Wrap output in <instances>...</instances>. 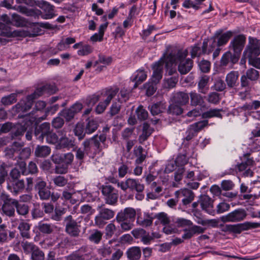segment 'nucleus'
<instances>
[{"label": "nucleus", "instance_id": "nucleus-1", "mask_svg": "<svg viewBox=\"0 0 260 260\" xmlns=\"http://www.w3.org/2000/svg\"><path fill=\"white\" fill-rule=\"evenodd\" d=\"M188 53L187 49L173 50L165 58L166 66L169 67L173 63L179 62L178 71L181 74H187L192 67V61L189 58H185Z\"/></svg>", "mask_w": 260, "mask_h": 260}, {"label": "nucleus", "instance_id": "nucleus-2", "mask_svg": "<svg viewBox=\"0 0 260 260\" xmlns=\"http://www.w3.org/2000/svg\"><path fill=\"white\" fill-rule=\"evenodd\" d=\"M118 92V88L106 89L101 94H93L88 96L86 99V104L88 107H92L100 99H102L103 101L99 103L95 109L98 114H101L104 112L112 99L116 96Z\"/></svg>", "mask_w": 260, "mask_h": 260}, {"label": "nucleus", "instance_id": "nucleus-3", "mask_svg": "<svg viewBox=\"0 0 260 260\" xmlns=\"http://www.w3.org/2000/svg\"><path fill=\"white\" fill-rule=\"evenodd\" d=\"M176 224L178 227L184 228L182 238L184 239H189L193 236L194 234H199L203 233L205 229L200 226L193 225V223L189 220L183 218H178L175 221Z\"/></svg>", "mask_w": 260, "mask_h": 260}, {"label": "nucleus", "instance_id": "nucleus-4", "mask_svg": "<svg viewBox=\"0 0 260 260\" xmlns=\"http://www.w3.org/2000/svg\"><path fill=\"white\" fill-rule=\"evenodd\" d=\"M97 210L99 213L94 217V225L102 228L107 223V220L114 217L115 212L111 209L105 208L104 204L98 205Z\"/></svg>", "mask_w": 260, "mask_h": 260}, {"label": "nucleus", "instance_id": "nucleus-5", "mask_svg": "<svg viewBox=\"0 0 260 260\" xmlns=\"http://www.w3.org/2000/svg\"><path fill=\"white\" fill-rule=\"evenodd\" d=\"M105 137L94 136L90 139H86L82 143L84 151L87 155H94L101 152L102 148L100 141L104 142Z\"/></svg>", "mask_w": 260, "mask_h": 260}, {"label": "nucleus", "instance_id": "nucleus-6", "mask_svg": "<svg viewBox=\"0 0 260 260\" xmlns=\"http://www.w3.org/2000/svg\"><path fill=\"white\" fill-rule=\"evenodd\" d=\"M220 226L223 232L240 234L244 231L260 228V223L247 221L236 224H221Z\"/></svg>", "mask_w": 260, "mask_h": 260}, {"label": "nucleus", "instance_id": "nucleus-7", "mask_svg": "<svg viewBox=\"0 0 260 260\" xmlns=\"http://www.w3.org/2000/svg\"><path fill=\"white\" fill-rule=\"evenodd\" d=\"M21 246L25 254H30L31 260L45 259L44 252L34 243L22 241Z\"/></svg>", "mask_w": 260, "mask_h": 260}, {"label": "nucleus", "instance_id": "nucleus-8", "mask_svg": "<svg viewBox=\"0 0 260 260\" xmlns=\"http://www.w3.org/2000/svg\"><path fill=\"white\" fill-rule=\"evenodd\" d=\"M244 56L247 57L248 59L260 55V40L256 38L249 37L248 43L243 51Z\"/></svg>", "mask_w": 260, "mask_h": 260}, {"label": "nucleus", "instance_id": "nucleus-9", "mask_svg": "<svg viewBox=\"0 0 260 260\" xmlns=\"http://www.w3.org/2000/svg\"><path fill=\"white\" fill-rule=\"evenodd\" d=\"M93 256V249L89 246H83L68 256L67 260H90Z\"/></svg>", "mask_w": 260, "mask_h": 260}, {"label": "nucleus", "instance_id": "nucleus-10", "mask_svg": "<svg viewBox=\"0 0 260 260\" xmlns=\"http://www.w3.org/2000/svg\"><path fill=\"white\" fill-rule=\"evenodd\" d=\"M246 215L247 214L244 209H238L222 216L221 217V220L223 222H237L244 220Z\"/></svg>", "mask_w": 260, "mask_h": 260}, {"label": "nucleus", "instance_id": "nucleus-11", "mask_svg": "<svg viewBox=\"0 0 260 260\" xmlns=\"http://www.w3.org/2000/svg\"><path fill=\"white\" fill-rule=\"evenodd\" d=\"M102 192L105 197L106 204L114 205L117 202L118 194L117 191L111 185H106L102 187Z\"/></svg>", "mask_w": 260, "mask_h": 260}, {"label": "nucleus", "instance_id": "nucleus-12", "mask_svg": "<svg viewBox=\"0 0 260 260\" xmlns=\"http://www.w3.org/2000/svg\"><path fill=\"white\" fill-rule=\"evenodd\" d=\"M246 43V37L244 35L235 36L230 42L229 47L235 54L240 56Z\"/></svg>", "mask_w": 260, "mask_h": 260}, {"label": "nucleus", "instance_id": "nucleus-13", "mask_svg": "<svg viewBox=\"0 0 260 260\" xmlns=\"http://www.w3.org/2000/svg\"><path fill=\"white\" fill-rule=\"evenodd\" d=\"M64 220L66 222V232L72 237H78L80 232V225L73 219L71 215L66 217Z\"/></svg>", "mask_w": 260, "mask_h": 260}, {"label": "nucleus", "instance_id": "nucleus-14", "mask_svg": "<svg viewBox=\"0 0 260 260\" xmlns=\"http://www.w3.org/2000/svg\"><path fill=\"white\" fill-rule=\"evenodd\" d=\"M37 6L41 8L45 13V14L40 15L44 19H49L53 18L55 15L54 13V7L48 2L43 0L38 1Z\"/></svg>", "mask_w": 260, "mask_h": 260}, {"label": "nucleus", "instance_id": "nucleus-15", "mask_svg": "<svg viewBox=\"0 0 260 260\" xmlns=\"http://www.w3.org/2000/svg\"><path fill=\"white\" fill-rule=\"evenodd\" d=\"M136 213L134 208L128 207L125 208L123 211L118 213L116 217V220L120 223L124 220H128L134 222L135 219Z\"/></svg>", "mask_w": 260, "mask_h": 260}, {"label": "nucleus", "instance_id": "nucleus-16", "mask_svg": "<svg viewBox=\"0 0 260 260\" xmlns=\"http://www.w3.org/2000/svg\"><path fill=\"white\" fill-rule=\"evenodd\" d=\"M52 161L55 164L63 163L68 166L71 165L74 159V155L71 152L62 154H56L52 156Z\"/></svg>", "mask_w": 260, "mask_h": 260}, {"label": "nucleus", "instance_id": "nucleus-17", "mask_svg": "<svg viewBox=\"0 0 260 260\" xmlns=\"http://www.w3.org/2000/svg\"><path fill=\"white\" fill-rule=\"evenodd\" d=\"M165 62V59L161 58L158 61L155 62L153 64V74L151 77V81L154 84H156L162 77L163 64Z\"/></svg>", "mask_w": 260, "mask_h": 260}, {"label": "nucleus", "instance_id": "nucleus-18", "mask_svg": "<svg viewBox=\"0 0 260 260\" xmlns=\"http://www.w3.org/2000/svg\"><path fill=\"white\" fill-rule=\"evenodd\" d=\"M38 98V96L35 94V92L32 94L28 95L25 100L21 101L15 106L16 111L19 112L28 111L32 106L33 100Z\"/></svg>", "mask_w": 260, "mask_h": 260}, {"label": "nucleus", "instance_id": "nucleus-19", "mask_svg": "<svg viewBox=\"0 0 260 260\" xmlns=\"http://www.w3.org/2000/svg\"><path fill=\"white\" fill-rule=\"evenodd\" d=\"M25 187L24 181L23 179L10 180L7 183V188L13 195H17L21 192Z\"/></svg>", "mask_w": 260, "mask_h": 260}, {"label": "nucleus", "instance_id": "nucleus-20", "mask_svg": "<svg viewBox=\"0 0 260 260\" xmlns=\"http://www.w3.org/2000/svg\"><path fill=\"white\" fill-rule=\"evenodd\" d=\"M200 203L203 210L207 213L214 215L215 211L213 207V201L209 196H202L200 199Z\"/></svg>", "mask_w": 260, "mask_h": 260}, {"label": "nucleus", "instance_id": "nucleus-21", "mask_svg": "<svg viewBox=\"0 0 260 260\" xmlns=\"http://www.w3.org/2000/svg\"><path fill=\"white\" fill-rule=\"evenodd\" d=\"M131 233L136 239H141V242L145 245L150 244L152 240V237L143 229H134Z\"/></svg>", "mask_w": 260, "mask_h": 260}, {"label": "nucleus", "instance_id": "nucleus-22", "mask_svg": "<svg viewBox=\"0 0 260 260\" xmlns=\"http://www.w3.org/2000/svg\"><path fill=\"white\" fill-rule=\"evenodd\" d=\"M50 132L49 123L44 122L36 128L35 135L37 139L42 142L44 137H46Z\"/></svg>", "mask_w": 260, "mask_h": 260}, {"label": "nucleus", "instance_id": "nucleus-23", "mask_svg": "<svg viewBox=\"0 0 260 260\" xmlns=\"http://www.w3.org/2000/svg\"><path fill=\"white\" fill-rule=\"evenodd\" d=\"M210 77L203 75L200 76L198 82V91L202 94H207L209 90Z\"/></svg>", "mask_w": 260, "mask_h": 260}, {"label": "nucleus", "instance_id": "nucleus-24", "mask_svg": "<svg viewBox=\"0 0 260 260\" xmlns=\"http://www.w3.org/2000/svg\"><path fill=\"white\" fill-rule=\"evenodd\" d=\"M175 195L177 198L180 197H184V199H182V203L184 205H187L190 203L194 198L193 192L187 188H183L176 191Z\"/></svg>", "mask_w": 260, "mask_h": 260}, {"label": "nucleus", "instance_id": "nucleus-25", "mask_svg": "<svg viewBox=\"0 0 260 260\" xmlns=\"http://www.w3.org/2000/svg\"><path fill=\"white\" fill-rule=\"evenodd\" d=\"M17 200H10V202L3 203L2 209L3 213L7 216L13 217L15 214Z\"/></svg>", "mask_w": 260, "mask_h": 260}, {"label": "nucleus", "instance_id": "nucleus-26", "mask_svg": "<svg viewBox=\"0 0 260 260\" xmlns=\"http://www.w3.org/2000/svg\"><path fill=\"white\" fill-rule=\"evenodd\" d=\"M233 35V32L231 30L222 34V30H219L216 32L214 39H215V38H217L218 40L216 42L218 44V46L220 47L226 44Z\"/></svg>", "mask_w": 260, "mask_h": 260}, {"label": "nucleus", "instance_id": "nucleus-27", "mask_svg": "<svg viewBox=\"0 0 260 260\" xmlns=\"http://www.w3.org/2000/svg\"><path fill=\"white\" fill-rule=\"evenodd\" d=\"M239 74L238 71H232L229 73L225 77L227 86L230 88H234L239 85Z\"/></svg>", "mask_w": 260, "mask_h": 260}, {"label": "nucleus", "instance_id": "nucleus-28", "mask_svg": "<svg viewBox=\"0 0 260 260\" xmlns=\"http://www.w3.org/2000/svg\"><path fill=\"white\" fill-rule=\"evenodd\" d=\"M75 146V141L72 139L67 137H61L58 141L56 146V149H61L63 148L70 149Z\"/></svg>", "mask_w": 260, "mask_h": 260}, {"label": "nucleus", "instance_id": "nucleus-29", "mask_svg": "<svg viewBox=\"0 0 260 260\" xmlns=\"http://www.w3.org/2000/svg\"><path fill=\"white\" fill-rule=\"evenodd\" d=\"M239 55L232 54L230 51L225 52L222 56L220 63L223 66H226L231 62L233 64L237 63L239 60Z\"/></svg>", "mask_w": 260, "mask_h": 260}, {"label": "nucleus", "instance_id": "nucleus-30", "mask_svg": "<svg viewBox=\"0 0 260 260\" xmlns=\"http://www.w3.org/2000/svg\"><path fill=\"white\" fill-rule=\"evenodd\" d=\"M57 90V88L54 85H46L40 88H37L35 91V94H36L38 97L40 96L44 93L53 94Z\"/></svg>", "mask_w": 260, "mask_h": 260}, {"label": "nucleus", "instance_id": "nucleus-31", "mask_svg": "<svg viewBox=\"0 0 260 260\" xmlns=\"http://www.w3.org/2000/svg\"><path fill=\"white\" fill-rule=\"evenodd\" d=\"M208 42L204 40L202 46V49L199 44H195L191 47L190 54L192 58L197 56H200L203 54H205V47H207Z\"/></svg>", "mask_w": 260, "mask_h": 260}, {"label": "nucleus", "instance_id": "nucleus-32", "mask_svg": "<svg viewBox=\"0 0 260 260\" xmlns=\"http://www.w3.org/2000/svg\"><path fill=\"white\" fill-rule=\"evenodd\" d=\"M15 10H16L27 16H32L34 17H39L42 13L41 11L38 9H28L23 6H18L17 8H15Z\"/></svg>", "mask_w": 260, "mask_h": 260}, {"label": "nucleus", "instance_id": "nucleus-33", "mask_svg": "<svg viewBox=\"0 0 260 260\" xmlns=\"http://www.w3.org/2000/svg\"><path fill=\"white\" fill-rule=\"evenodd\" d=\"M189 101V96L187 93L184 92L176 93L173 97V102L179 105H185Z\"/></svg>", "mask_w": 260, "mask_h": 260}, {"label": "nucleus", "instance_id": "nucleus-34", "mask_svg": "<svg viewBox=\"0 0 260 260\" xmlns=\"http://www.w3.org/2000/svg\"><path fill=\"white\" fill-rule=\"evenodd\" d=\"M134 154L137 157L135 164L139 165L142 164L146 158V154L144 153V150L141 146H136L134 149Z\"/></svg>", "mask_w": 260, "mask_h": 260}, {"label": "nucleus", "instance_id": "nucleus-35", "mask_svg": "<svg viewBox=\"0 0 260 260\" xmlns=\"http://www.w3.org/2000/svg\"><path fill=\"white\" fill-rule=\"evenodd\" d=\"M51 148L46 145H38L35 151V156L38 157H46L50 155Z\"/></svg>", "mask_w": 260, "mask_h": 260}, {"label": "nucleus", "instance_id": "nucleus-36", "mask_svg": "<svg viewBox=\"0 0 260 260\" xmlns=\"http://www.w3.org/2000/svg\"><path fill=\"white\" fill-rule=\"evenodd\" d=\"M190 105L192 106H201L204 103V97L196 91L189 93Z\"/></svg>", "mask_w": 260, "mask_h": 260}, {"label": "nucleus", "instance_id": "nucleus-37", "mask_svg": "<svg viewBox=\"0 0 260 260\" xmlns=\"http://www.w3.org/2000/svg\"><path fill=\"white\" fill-rule=\"evenodd\" d=\"M0 30H1V35L7 37H15L21 36V33L19 30L12 31L3 23H0Z\"/></svg>", "mask_w": 260, "mask_h": 260}, {"label": "nucleus", "instance_id": "nucleus-38", "mask_svg": "<svg viewBox=\"0 0 260 260\" xmlns=\"http://www.w3.org/2000/svg\"><path fill=\"white\" fill-rule=\"evenodd\" d=\"M30 226L29 223L21 220L19 224L18 229H19L21 236L24 238L29 239L30 238L29 230Z\"/></svg>", "mask_w": 260, "mask_h": 260}, {"label": "nucleus", "instance_id": "nucleus-39", "mask_svg": "<svg viewBox=\"0 0 260 260\" xmlns=\"http://www.w3.org/2000/svg\"><path fill=\"white\" fill-rule=\"evenodd\" d=\"M103 235V233L101 231L94 229L89 232L88 239L91 242L98 244L101 242Z\"/></svg>", "mask_w": 260, "mask_h": 260}, {"label": "nucleus", "instance_id": "nucleus-40", "mask_svg": "<svg viewBox=\"0 0 260 260\" xmlns=\"http://www.w3.org/2000/svg\"><path fill=\"white\" fill-rule=\"evenodd\" d=\"M147 77L146 72L143 70H139L135 73L133 81L135 82L134 88L144 81Z\"/></svg>", "mask_w": 260, "mask_h": 260}, {"label": "nucleus", "instance_id": "nucleus-41", "mask_svg": "<svg viewBox=\"0 0 260 260\" xmlns=\"http://www.w3.org/2000/svg\"><path fill=\"white\" fill-rule=\"evenodd\" d=\"M23 145L18 142H14L11 148H7L5 149L6 155L8 157H12L15 153H18L21 149Z\"/></svg>", "mask_w": 260, "mask_h": 260}, {"label": "nucleus", "instance_id": "nucleus-42", "mask_svg": "<svg viewBox=\"0 0 260 260\" xmlns=\"http://www.w3.org/2000/svg\"><path fill=\"white\" fill-rule=\"evenodd\" d=\"M127 256L131 260H138L141 255V251L139 247H132L127 252Z\"/></svg>", "mask_w": 260, "mask_h": 260}, {"label": "nucleus", "instance_id": "nucleus-43", "mask_svg": "<svg viewBox=\"0 0 260 260\" xmlns=\"http://www.w3.org/2000/svg\"><path fill=\"white\" fill-rule=\"evenodd\" d=\"M153 129L150 127V125L147 123H144L143 126L142 134L139 138V142L142 144L151 135Z\"/></svg>", "mask_w": 260, "mask_h": 260}, {"label": "nucleus", "instance_id": "nucleus-44", "mask_svg": "<svg viewBox=\"0 0 260 260\" xmlns=\"http://www.w3.org/2000/svg\"><path fill=\"white\" fill-rule=\"evenodd\" d=\"M154 218L148 213H145L143 218L140 217H138L137 222L139 225L146 227L152 224Z\"/></svg>", "mask_w": 260, "mask_h": 260}, {"label": "nucleus", "instance_id": "nucleus-45", "mask_svg": "<svg viewBox=\"0 0 260 260\" xmlns=\"http://www.w3.org/2000/svg\"><path fill=\"white\" fill-rule=\"evenodd\" d=\"M128 185L129 188L139 192H142L144 189V185L141 183L137 179L129 178Z\"/></svg>", "mask_w": 260, "mask_h": 260}, {"label": "nucleus", "instance_id": "nucleus-46", "mask_svg": "<svg viewBox=\"0 0 260 260\" xmlns=\"http://www.w3.org/2000/svg\"><path fill=\"white\" fill-rule=\"evenodd\" d=\"M165 108L166 106L162 102H157L151 105L150 112L153 115H156L162 112Z\"/></svg>", "mask_w": 260, "mask_h": 260}, {"label": "nucleus", "instance_id": "nucleus-47", "mask_svg": "<svg viewBox=\"0 0 260 260\" xmlns=\"http://www.w3.org/2000/svg\"><path fill=\"white\" fill-rule=\"evenodd\" d=\"M38 229L40 232L49 234L53 231V225L51 224L40 222L37 226Z\"/></svg>", "mask_w": 260, "mask_h": 260}, {"label": "nucleus", "instance_id": "nucleus-48", "mask_svg": "<svg viewBox=\"0 0 260 260\" xmlns=\"http://www.w3.org/2000/svg\"><path fill=\"white\" fill-rule=\"evenodd\" d=\"M208 125V120H204L196 122L189 125V127L191 128L192 131H193L194 132L197 134L199 132L201 131Z\"/></svg>", "mask_w": 260, "mask_h": 260}, {"label": "nucleus", "instance_id": "nucleus-49", "mask_svg": "<svg viewBox=\"0 0 260 260\" xmlns=\"http://www.w3.org/2000/svg\"><path fill=\"white\" fill-rule=\"evenodd\" d=\"M98 127V122L94 120H89L86 125L85 128V133L87 134H90L96 131Z\"/></svg>", "mask_w": 260, "mask_h": 260}, {"label": "nucleus", "instance_id": "nucleus-50", "mask_svg": "<svg viewBox=\"0 0 260 260\" xmlns=\"http://www.w3.org/2000/svg\"><path fill=\"white\" fill-rule=\"evenodd\" d=\"M16 98L17 94L11 93L9 95L2 98L1 99V102L4 105H10L15 103L16 102Z\"/></svg>", "mask_w": 260, "mask_h": 260}, {"label": "nucleus", "instance_id": "nucleus-51", "mask_svg": "<svg viewBox=\"0 0 260 260\" xmlns=\"http://www.w3.org/2000/svg\"><path fill=\"white\" fill-rule=\"evenodd\" d=\"M154 218H156L158 220V222L163 224L164 225L169 224L170 222L169 217L166 213L164 212H161L156 214L154 216Z\"/></svg>", "mask_w": 260, "mask_h": 260}, {"label": "nucleus", "instance_id": "nucleus-52", "mask_svg": "<svg viewBox=\"0 0 260 260\" xmlns=\"http://www.w3.org/2000/svg\"><path fill=\"white\" fill-rule=\"evenodd\" d=\"M182 105H179L173 102L169 107V112L173 115H178L182 113L183 109L181 107Z\"/></svg>", "mask_w": 260, "mask_h": 260}, {"label": "nucleus", "instance_id": "nucleus-53", "mask_svg": "<svg viewBox=\"0 0 260 260\" xmlns=\"http://www.w3.org/2000/svg\"><path fill=\"white\" fill-rule=\"evenodd\" d=\"M221 110L217 109H211L203 113L204 118H211L213 117H221L220 111Z\"/></svg>", "mask_w": 260, "mask_h": 260}, {"label": "nucleus", "instance_id": "nucleus-54", "mask_svg": "<svg viewBox=\"0 0 260 260\" xmlns=\"http://www.w3.org/2000/svg\"><path fill=\"white\" fill-rule=\"evenodd\" d=\"M26 127L21 124H17L14 128V129H13V138H17L23 135L24 133L26 131Z\"/></svg>", "mask_w": 260, "mask_h": 260}, {"label": "nucleus", "instance_id": "nucleus-55", "mask_svg": "<svg viewBox=\"0 0 260 260\" xmlns=\"http://www.w3.org/2000/svg\"><path fill=\"white\" fill-rule=\"evenodd\" d=\"M53 182L55 186L62 187L66 185L68 179L62 176H57L53 178Z\"/></svg>", "mask_w": 260, "mask_h": 260}, {"label": "nucleus", "instance_id": "nucleus-56", "mask_svg": "<svg viewBox=\"0 0 260 260\" xmlns=\"http://www.w3.org/2000/svg\"><path fill=\"white\" fill-rule=\"evenodd\" d=\"M84 126L82 123H78L74 129L75 135L78 137L79 140H82L85 136V132H84Z\"/></svg>", "mask_w": 260, "mask_h": 260}, {"label": "nucleus", "instance_id": "nucleus-57", "mask_svg": "<svg viewBox=\"0 0 260 260\" xmlns=\"http://www.w3.org/2000/svg\"><path fill=\"white\" fill-rule=\"evenodd\" d=\"M116 227L113 223H110L105 228V237L107 239L111 238L115 234Z\"/></svg>", "mask_w": 260, "mask_h": 260}, {"label": "nucleus", "instance_id": "nucleus-58", "mask_svg": "<svg viewBox=\"0 0 260 260\" xmlns=\"http://www.w3.org/2000/svg\"><path fill=\"white\" fill-rule=\"evenodd\" d=\"M16 209L18 214L23 216H25L27 214L29 211V208L27 205L23 204H20L17 200Z\"/></svg>", "mask_w": 260, "mask_h": 260}, {"label": "nucleus", "instance_id": "nucleus-59", "mask_svg": "<svg viewBox=\"0 0 260 260\" xmlns=\"http://www.w3.org/2000/svg\"><path fill=\"white\" fill-rule=\"evenodd\" d=\"M138 118L140 120L146 119L148 116V112L142 106H139L136 110Z\"/></svg>", "mask_w": 260, "mask_h": 260}, {"label": "nucleus", "instance_id": "nucleus-60", "mask_svg": "<svg viewBox=\"0 0 260 260\" xmlns=\"http://www.w3.org/2000/svg\"><path fill=\"white\" fill-rule=\"evenodd\" d=\"M244 75L251 81L257 80L259 77L258 72L253 68L248 69Z\"/></svg>", "mask_w": 260, "mask_h": 260}, {"label": "nucleus", "instance_id": "nucleus-61", "mask_svg": "<svg viewBox=\"0 0 260 260\" xmlns=\"http://www.w3.org/2000/svg\"><path fill=\"white\" fill-rule=\"evenodd\" d=\"M7 167V165L4 162L0 165V186L5 182L6 178L8 176Z\"/></svg>", "mask_w": 260, "mask_h": 260}, {"label": "nucleus", "instance_id": "nucleus-62", "mask_svg": "<svg viewBox=\"0 0 260 260\" xmlns=\"http://www.w3.org/2000/svg\"><path fill=\"white\" fill-rule=\"evenodd\" d=\"M12 23L17 26H22L24 25L25 21L19 15L13 14L12 15Z\"/></svg>", "mask_w": 260, "mask_h": 260}, {"label": "nucleus", "instance_id": "nucleus-63", "mask_svg": "<svg viewBox=\"0 0 260 260\" xmlns=\"http://www.w3.org/2000/svg\"><path fill=\"white\" fill-rule=\"evenodd\" d=\"M112 252V248L108 245H104L100 247L98 250V253L103 257H106L109 255Z\"/></svg>", "mask_w": 260, "mask_h": 260}, {"label": "nucleus", "instance_id": "nucleus-64", "mask_svg": "<svg viewBox=\"0 0 260 260\" xmlns=\"http://www.w3.org/2000/svg\"><path fill=\"white\" fill-rule=\"evenodd\" d=\"M38 193L40 199L42 200H48L51 196L50 190L46 187L38 191Z\"/></svg>", "mask_w": 260, "mask_h": 260}]
</instances>
